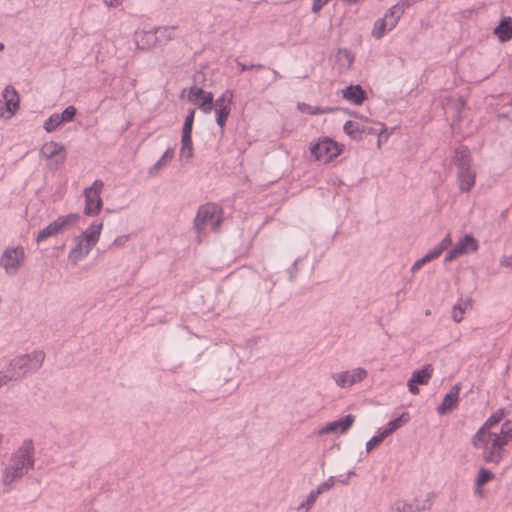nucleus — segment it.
<instances>
[{"mask_svg":"<svg viewBox=\"0 0 512 512\" xmlns=\"http://www.w3.org/2000/svg\"><path fill=\"white\" fill-rule=\"evenodd\" d=\"M512 440V421L502 423L499 433L488 432L476 434L472 438V445L482 450V457L486 463L499 464L504 458L505 446Z\"/></svg>","mask_w":512,"mask_h":512,"instance_id":"obj_1","label":"nucleus"},{"mask_svg":"<svg viewBox=\"0 0 512 512\" xmlns=\"http://www.w3.org/2000/svg\"><path fill=\"white\" fill-rule=\"evenodd\" d=\"M34 467V444L32 440L26 439L21 446L12 454L10 463L3 475V482L9 485L15 480L23 477Z\"/></svg>","mask_w":512,"mask_h":512,"instance_id":"obj_2","label":"nucleus"},{"mask_svg":"<svg viewBox=\"0 0 512 512\" xmlns=\"http://www.w3.org/2000/svg\"><path fill=\"white\" fill-rule=\"evenodd\" d=\"M45 357L44 351L35 350L12 358L5 368L8 377H11V382L20 381L27 374L37 372L42 367Z\"/></svg>","mask_w":512,"mask_h":512,"instance_id":"obj_3","label":"nucleus"},{"mask_svg":"<svg viewBox=\"0 0 512 512\" xmlns=\"http://www.w3.org/2000/svg\"><path fill=\"white\" fill-rule=\"evenodd\" d=\"M453 162L457 167V182L461 192H469L475 185L476 173L471 167L470 150L460 146L455 150Z\"/></svg>","mask_w":512,"mask_h":512,"instance_id":"obj_4","label":"nucleus"},{"mask_svg":"<svg viewBox=\"0 0 512 512\" xmlns=\"http://www.w3.org/2000/svg\"><path fill=\"white\" fill-rule=\"evenodd\" d=\"M102 227V222H94L81 234L76 246L69 252L70 262L77 264L90 253L100 238Z\"/></svg>","mask_w":512,"mask_h":512,"instance_id":"obj_5","label":"nucleus"},{"mask_svg":"<svg viewBox=\"0 0 512 512\" xmlns=\"http://www.w3.org/2000/svg\"><path fill=\"white\" fill-rule=\"evenodd\" d=\"M221 222V209L217 205L209 203L199 207L194 220V227L199 234L208 227L213 231H218Z\"/></svg>","mask_w":512,"mask_h":512,"instance_id":"obj_6","label":"nucleus"},{"mask_svg":"<svg viewBox=\"0 0 512 512\" xmlns=\"http://www.w3.org/2000/svg\"><path fill=\"white\" fill-rule=\"evenodd\" d=\"M25 260V250L22 246L6 248L0 257V267L8 275H16Z\"/></svg>","mask_w":512,"mask_h":512,"instance_id":"obj_7","label":"nucleus"},{"mask_svg":"<svg viewBox=\"0 0 512 512\" xmlns=\"http://www.w3.org/2000/svg\"><path fill=\"white\" fill-rule=\"evenodd\" d=\"M79 219L80 215L77 213L58 217L55 221L39 231L36 237V242L40 243L49 237L55 236L64 230L71 228Z\"/></svg>","mask_w":512,"mask_h":512,"instance_id":"obj_8","label":"nucleus"},{"mask_svg":"<svg viewBox=\"0 0 512 512\" xmlns=\"http://www.w3.org/2000/svg\"><path fill=\"white\" fill-rule=\"evenodd\" d=\"M311 155L318 161L328 163L341 153L338 143L330 138H323L310 147Z\"/></svg>","mask_w":512,"mask_h":512,"instance_id":"obj_9","label":"nucleus"},{"mask_svg":"<svg viewBox=\"0 0 512 512\" xmlns=\"http://www.w3.org/2000/svg\"><path fill=\"white\" fill-rule=\"evenodd\" d=\"M104 183L101 180H95L93 184L84 190L85 208L84 214L91 216L97 215L102 208V199L100 194L103 190Z\"/></svg>","mask_w":512,"mask_h":512,"instance_id":"obj_10","label":"nucleus"},{"mask_svg":"<svg viewBox=\"0 0 512 512\" xmlns=\"http://www.w3.org/2000/svg\"><path fill=\"white\" fill-rule=\"evenodd\" d=\"M367 370L358 367L351 371H342L332 374V379L336 385L341 388L351 387L354 384L360 383L367 377Z\"/></svg>","mask_w":512,"mask_h":512,"instance_id":"obj_11","label":"nucleus"},{"mask_svg":"<svg viewBox=\"0 0 512 512\" xmlns=\"http://www.w3.org/2000/svg\"><path fill=\"white\" fill-rule=\"evenodd\" d=\"M434 369L432 365L427 364L422 369L416 370L412 373L407 382L408 390L411 394H419L418 385H427L433 375Z\"/></svg>","mask_w":512,"mask_h":512,"instance_id":"obj_12","label":"nucleus"},{"mask_svg":"<svg viewBox=\"0 0 512 512\" xmlns=\"http://www.w3.org/2000/svg\"><path fill=\"white\" fill-rule=\"evenodd\" d=\"M355 421V417L351 414L346 415L338 420L330 422L323 426L319 431L318 435H324L328 433H340L344 434L347 432Z\"/></svg>","mask_w":512,"mask_h":512,"instance_id":"obj_13","label":"nucleus"},{"mask_svg":"<svg viewBox=\"0 0 512 512\" xmlns=\"http://www.w3.org/2000/svg\"><path fill=\"white\" fill-rule=\"evenodd\" d=\"M459 392H460V384L454 385L449 393L445 395L442 400V403L438 406L437 412L440 415L446 414L448 411L455 408L458 404L459 400Z\"/></svg>","mask_w":512,"mask_h":512,"instance_id":"obj_14","label":"nucleus"},{"mask_svg":"<svg viewBox=\"0 0 512 512\" xmlns=\"http://www.w3.org/2000/svg\"><path fill=\"white\" fill-rule=\"evenodd\" d=\"M505 413L503 409L497 410L494 414H492L480 427V429L477 431L480 434L488 433V432H495L499 433L500 427L499 423L504 418Z\"/></svg>","mask_w":512,"mask_h":512,"instance_id":"obj_15","label":"nucleus"},{"mask_svg":"<svg viewBox=\"0 0 512 512\" xmlns=\"http://www.w3.org/2000/svg\"><path fill=\"white\" fill-rule=\"evenodd\" d=\"M342 96L347 101L360 105L364 101L366 93L360 85H350L342 90Z\"/></svg>","mask_w":512,"mask_h":512,"instance_id":"obj_16","label":"nucleus"},{"mask_svg":"<svg viewBox=\"0 0 512 512\" xmlns=\"http://www.w3.org/2000/svg\"><path fill=\"white\" fill-rule=\"evenodd\" d=\"M455 251L458 254L465 255L469 252H475L478 250V242L477 240L470 234H466L459 239V241L454 246Z\"/></svg>","mask_w":512,"mask_h":512,"instance_id":"obj_17","label":"nucleus"},{"mask_svg":"<svg viewBox=\"0 0 512 512\" xmlns=\"http://www.w3.org/2000/svg\"><path fill=\"white\" fill-rule=\"evenodd\" d=\"M64 151H65V148L62 144L54 142V141H50V142L45 143L41 147L40 155L46 159H51L54 156L64 153ZM64 160H65V154L62 155L59 162L63 163Z\"/></svg>","mask_w":512,"mask_h":512,"instance_id":"obj_18","label":"nucleus"},{"mask_svg":"<svg viewBox=\"0 0 512 512\" xmlns=\"http://www.w3.org/2000/svg\"><path fill=\"white\" fill-rule=\"evenodd\" d=\"M494 34L498 37L499 41L504 43L512 38V20L506 17L501 20L499 25L494 29Z\"/></svg>","mask_w":512,"mask_h":512,"instance_id":"obj_19","label":"nucleus"},{"mask_svg":"<svg viewBox=\"0 0 512 512\" xmlns=\"http://www.w3.org/2000/svg\"><path fill=\"white\" fill-rule=\"evenodd\" d=\"M392 508L397 512H420L429 509L430 504L421 506L417 500L413 502L398 500L393 504Z\"/></svg>","mask_w":512,"mask_h":512,"instance_id":"obj_20","label":"nucleus"},{"mask_svg":"<svg viewBox=\"0 0 512 512\" xmlns=\"http://www.w3.org/2000/svg\"><path fill=\"white\" fill-rule=\"evenodd\" d=\"M2 97L4 102L10 107V109L14 111L15 114L19 108L20 102V98L16 89L11 85L6 86L2 92Z\"/></svg>","mask_w":512,"mask_h":512,"instance_id":"obj_21","label":"nucleus"},{"mask_svg":"<svg viewBox=\"0 0 512 512\" xmlns=\"http://www.w3.org/2000/svg\"><path fill=\"white\" fill-rule=\"evenodd\" d=\"M343 130L348 136H350L351 139L360 140L362 139L365 127L364 125H360L357 122L349 120L344 124Z\"/></svg>","mask_w":512,"mask_h":512,"instance_id":"obj_22","label":"nucleus"},{"mask_svg":"<svg viewBox=\"0 0 512 512\" xmlns=\"http://www.w3.org/2000/svg\"><path fill=\"white\" fill-rule=\"evenodd\" d=\"M193 156V143L192 136L182 135L181 137V149H180V160L188 161Z\"/></svg>","mask_w":512,"mask_h":512,"instance_id":"obj_23","label":"nucleus"},{"mask_svg":"<svg viewBox=\"0 0 512 512\" xmlns=\"http://www.w3.org/2000/svg\"><path fill=\"white\" fill-rule=\"evenodd\" d=\"M336 59L340 63L341 70H347L354 62L353 54L347 49H339L336 53Z\"/></svg>","mask_w":512,"mask_h":512,"instance_id":"obj_24","label":"nucleus"},{"mask_svg":"<svg viewBox=\"0 0 512 512\" xmlns=\"http://www.w3.org/2000/svg\"><path fill=\"white\" fill-rule=\"evenodd\" d=\"M408 420H409V414L402 413L399 417L390 421L387 424V427L382 432L388 437L394 431L399 429L404 423L408 422Z\"/></svg>","mask_w":512,"mask_h":512,"instance_id":"obj_25","label":"nucleus"},{"mask_svg":"<svg viewBox=\"0 0 512 512\" xmlns=\"http://www.w3.org/2000/svg\"><path fill=\"white\" fill-rule=\"evenodd\" d=\"M204 113H210L214 109L213 94L204 92L196 103Z\"/></svg>","mask_w":512,"mask_h":512,"instance_id":"obj_26","label":"nucleus"},{"mask_svg":"<svg viewBox=\"0 0 512 512\" xmlns=\"http://www.w3.org/2000/svg\"><path fill=\"white\" fill-rule=\"evenodd\" d=\"M174 157V150L172 148H168L162 157L149 169V174L154 175L161 169L163 166L167 164V162L171 161Z\"/></svg>","mask_w":512,"mask_h":512,"instance_id":"obj_27","label":"nucleus"},{"mask_svg":"<svg viewBox=\"0 0 512 512\" xmlns=\"http://www.w3.org/2000/svg\"><path fill=\"white\" fill-rule=\"evenodd\" d=\"M401 16V14H397L396 11L393 10L392 6L382 19L385 22V25L388 27V30L391 31L393 28L396 27Z\"/></svg>","mask_w":512,"mask_h":512,"instance_id":"obj_28","label":"nucleus"},{"mask_svg":"<svg viewBox=\"0 0 512 512\" xmlns=\"http://www.w3.org/2000/svg\"><path fill=\"white\" fill-rule=\"evenodd\" d=\"M234 94L231 90H226L214 103V108H231Z\"/></svg>","mask_w":512,"mask_h":512,"instance_id":"obj_29","label":"nucleus"},{"mask_svg":"<svg viewBox=\"0 0 512 512\" xmlns=\"http://www.w3.org/2000/svg\"><path fill=\"white\" fill-rule=\"evenodd\" d=\"M471 307V299H467L463 304L455 305L452 311V318L459 323L463 319V314L467 308Z\"/></svg>","mask_w":512,"mask_h":512,"instance_id":"obj_30","label":"nucleus"},{"mask_svg":"<svg viewBox=\"0 0 512 512\" xmlns=\"http://www.w3.org/2000/svg\"><path fill=\"white\" fill-rule=\"evenodd\" d=\"M318 497L319 491L312 490L307 499L299 504L297 510H304L305 512H308L313 507Z\"/></svg>","mask_w":512,"mask_h":512,"instance_id":"obj_31","label":"nucleus"},{"mask_svg":"<svg viewBox=\"0 0 512 512\" xmlns=\"http://www.w3.org/2000/svg\"><path fill=\"white\" fill-rule=\"evenodd\" d=\"M61 124H63V123H62L61 119L59 118L58 113H55V114L51 115L44 122L43 128L46 132L51 133L56 128H58Z\"/></svg>","mask_w":512,"mask_h":512,"instance_id":"obj_32","label":"nucleus"},{"mask_svg":"<svg viewBox=\"0 0 512 512\" xmlns=\"http://www.w3.org/2000/svg\"><path fill=\"white\" fill-rule=\"evenodd\" d=\"M387 31H389L388 27L385 25V22L383 21V19L380 18L374 24V28L372 30V36L375 39H381Z\"/></svg>","mask_w":512,"mask_h":512,"instance_id":"obj_33","label":"nucleus"},{"mask_svg":"<svg viewBox=\"0 0 512 512\" xmlns=\"http://www.w3.org/2000/svg\"><path fill=\"white\" fill-rule=\"evenodd\" d=\"M493 478H494V475L491 471H489L486 468H480L478 471L477 479H476V485L478 487H481Z\"/></svg>","mask_w":512,"mask_h":512,"instance_id":"obj_34","label":"nucleus"},{"mask_svg":"<svg viewBox=\"0 0 512 512\" xmlns=\"http://www.w3.org/2000/svg\"><path fill=\"white\" fill-rule=\"evenodd\" d=\"M215 112H216V123L223 129L226 124L227 118L231 112V108H226V107L216 108Z\"/></svg>","mask_w":512,"mask_h":512,"instance_id":"obj_35","label":"nucleus"},{"mask_svg":"<svg viewBox=\"0 0 512 512\" xmlns=\"http://www.w3.org/2000/svg\"><path fill=\"white\" fill-rule=\"evenodd\" d=\"M194 114L195 111L192 109L189 111L188 115L185 118V122L183 125L182 135L191 136L192 135V126L194 122Z\"/></svg>","mask_w":512,"mask_h":512,"instance_id":"obj_36","label":"nucleus"},{"mask_svg":"<svg viewBox=\"0 0 512 512\" xmlns=\"http://www.w3.org/2000/svg\"><path fill=\"white\" fill-rule=\"evenodd\" d=\"M420 0H400L397 4L393 6V10L396 11L397 14L403 15L405 10L416 4Z\"/></svg>","mask_w":512,"mask_h":512,"instance_id":"obj_37","label":"nucleus"},{"mask_svg":"<svg viewBox=\"0 0 512 512\" xmlns=\"http://www.w3.org/2000/svg\"><path fill=\"white\" fill-rule=\"evenodd\" d=\"M77 113V110L74 106H68L63 110L61 114H58L59 118L61 119L62 123L64 122H70L74 119L75 115Z\"/></svg>","mask_w":512,"mask_h":512,"instance_id":"obj_38","label":"nucleus"},{"mask_svg":"<svg viewBox=\"0 0 512 512\" xmlns=\"http://www.w3.org/2000/svg\"><path fill=\"white\" fill-rule=\"evenodd\" d=\"M174 30H175V27H169V26L159 27L155 30L156 39H160V38L171 39L173 37Z\"/></svg>","mask_w":512,"mask_h":512,"instance_id":"obj_39","label":"nucleus"},{"mask_svg":"<svg viewBox=\"0 0 512 512\" xmlns=\"http://www.w3.org/2000/svg\"><path fill=\"white\" fill-rule=\"evenodd\" d=\"M387 436L381 432L379 435L373 436L369 441L366 443V451L370 452L373 450L376 446H378Z\"/></svg>","mask_w":512,"mask_h":512,"instance_id":"obj_40","label":"nucleus"},{"mask_svg":"<svg viewBox=\"0 0 512 512\" xmlns=\"http://www.w3.org/2000/svg\"><path fill=\"white\" fill-rule=\"evenodd\" d=\"M203 93H204V91H203L202 88H199L197 86H193V87L190 88V91H189V94H188V99L191 102H194L196 104L198 99L200 98V96Z\"/></svg>","mask_w":512,"mask_h":512,"instance_id":"obj_41","label":"nucleus"},{"mask_svg":"<svg viewBox=\"0 0 512 512\" xmlns=\"http://www.w3.org/2000/svg\"><path fill=\"white\" fill-rule=\"evenodd\" d=\"M13 115H15L14 111L4 101L0 100V117L9 119Z\"/></svg>","mask_w":512,"mask_h":512,"instance_id":"obj_42","label":"nucleus"},{"mask_svg":"<svg viewBox=\"0 0 512 512\" xmlns=\"http://www.w3.org/2000/svg\"><path fill=\"white\" fill-rule=\"evenodd\" d=\"M380 125V129H375V128H372V127H369V126H364L365 127V131H363V134H379V137L381 136V134L386 130L384 124H379ZM380 138L378 139V145L380 146Z\"/></svg>","mask_w":512,"mask_h":512,"instance_id":"obj_43","label":"nucleus"},{"mask_svg":"<svg viewBox=\"0 0 512 512\" xmlns=\"http://www.w3.org/2000/svg\"><path fill=\"white\" fill-rule=\"evenodd\" d=\"M236 65L237 67L239 68L240 72H244L246 70H249V69H261L263 68V65L262 64H251V65H246L238 60H236Z\"/></svg>","mask_w":512,"mask_h":512,"instance_id":"obj_44","label":"nucleus"},{"mask_svg":"<svg viewBox=\"0 0 512 512\" xmlns=\"http://www.w3.org/2000/svg\"><path fill=\"white\" fill-rule=\"evenodd\" d=\"M443 251L438 246L434 247L429 253L425 255L426 259L430 262L441 255Z\"/></svg>","mask_w":512,"mask_h":512,"instance_id":"obj_45","label":"nucleus"},{"mask_svg":"<svg viewBox=\"0 0 512 512\" xmlns=\"http://www.w3.org/2000/svg\"><path fill=\"white\" fill-rule=\"evenodd\" d=\"M330 0H313L312 11L318 13Z\"/></svg>","mask_w":512,"mask_h":512,"instance_id":"obj_46","label":"nucleus"},{"mask_svg":"<svg viewBox=\"0 0 512 512\" xmlns=\"http://www.w3.org/2000/svg\"><path fill=\"white\" fill-rule=\"evenodd\" d=\"M11 382V377H8L6 369L0 371V389L7 386Z\"/></svg>","mask_w":512,"mask_h":512,"instance_id":"obj_47","label":"nucleus"},{"mask_svg":"<svg viewBox=\"0 0 512 512\" xmlns=\"http://www.w3.org/2000/svg\"><path fill=\"white\" fill-rule=\"evenodd\" d=\"M429 261L426 259V257H422L421 259L417 260L412 268H411V271L414 273L416 271H418L419 269H421L423 267V265H425L426 263H428Z\"/></svg>","mask_w":512,"mask_h":512,"instance_id":"obj_48","label":"nucleus"},{"mask_svg":"<svg viewBox=\"0 0 512 512\" xmlns=\"http://www.w3.org/2000/svg\"><path fill=\"white\" fill-rule=\"evenodd\" d=\"M452 244L450 235H446L445 238L437 245L442 251L446 250Z\"/></svg>","mask_w":512,"mask_h":512,"instance_id":"obj_49","label":"nucleus"},{"mask_svg":"<svg viewBox=\"0 0 512 512\" xmlns=\"http://www.w3.org/2000/svg\"><path fill=\"white\" fill-rule=\"evenodd\" d=\"M460 255L458 254L457 251H455V248L453 247L446 255H445V259L444 261L446 263L448 262H451L452 260H454L455 258L459 257Z\"/></svg>","mask_w":512,"mask_h":512,"instance_id":"obj_50","label":"nucleus"},{"mask_svg":"<svg viewBox=\"0 0 512 512\" xmlns=\"http://www.w3.org/2000/svg\"><path fill=\"white\" fill-rule=\"evenodd\" d=\"M127 241H128V236L127 235H122V236L117 237L114 240L113 244L115 246H119L120 247V246H123Z\"/></svg>","mask_w":512,"mask_h":512,"instance_id":"obj_51","label":"nucleus"},{"mask_svg":"<svg viewBox=\"0 0 512 512\" xmlns=\"http://www.w3.org/2000/svg\"><path fill=\"white\" fill-rule=\"evenodd\" d=\"M501 264L505 267L512 268V256L504 257L501 260Z\"/></svg>","mask_w":512,"mask_h":512,"instance_id":"obj_52","label":"nucleus"},{"mask_svg":"<svg viewBox=\"0 0 512 512\" xmlns=\"http://www.w3.org/2000/svg\"><path fill=\"white\" fill-rule=\"evenodd\" d=\"M325 484V486L330 490L334 484H335V479L333 476H331L328 480H326L325 482H323Z\"/></svg>","mask_w":512,"mask_h":512,"instance_id":"obj_53","label":"nucleus"},{"mask_svg":"<svg viewBox=\"0 0 512 512\" xmlns=\"http://www.w3.org/2000/svg\"><path fill=\"white\" fill-rule=\"evenodd\" d=\"M121 0H104V3L109 7L117 6Z\"/></svg>","mask_w":512,"mask_h":512,"instance_id":"obj_54","label":"nucleus"},{"mask_svg":"<svg viewBox=\"0 0 512 512\" xmlns=\"http://www.w3.org/2000/svg\"><path fill=\"white\" fill-rule=\"evenodd\" d=\"M328 490L329 489L325 486L324 483H321L316 489H314V491H319V495Z\"/></svg>","mask_w":512,"mask_h":512,"instance_id":"obj_55","label":"nucleus"},{"mask_svg":"<svg viewBox=\"0 0 512 512\" xmlns=\"http://www.w3.org/2000/svg\"><path fill=\"white\" fill-rule=\"evenodd\" d=\"M329 111H332V109H320V108H316L314 111H312L311 113L312 114H323V113H327Z\"/></svg>","mask_w":512,"mask_h":512,"instance_id":"obj_56","label":"nucleus"},{"mask_svg":"<svg viewBox=\"0 0 512 512\" xmlns=\"http://www.w3.org/2000/svg\"><path fill=\"white\" fill-rule=\"evenodd\" d=\"M272 73H273V78L270 80V83H273L277 80L278 77H280V74L278 71L272 69Z\"/></svg>","mask_w":512,"mask_h":512,"instance_id":"obj_57","label":"nucleus"},{"mask_svg":"<svg viewBox=\"0 0 512 512\" xmlns=\"http://www.w3.org/2000/svg\"><path fill=\"white\" fill-rule=\"evenodd\" d=\"M3 49H4V44L0 43V51H2Z\"/></svg>","mask_w":512,"mask_h":512,"instance_id":"obj_58","label":"nucleus"},{"mask_svg":"<svg viewBox=\"0 0 512 512\" xmlns=\"http://www.w3.org/2000/svg\"><path fill=\"white\" fill-rule=\"evenodd\" d=\"M296 265H297V260L294 261V264H293L294 268H296Z\"/></svg>","mask_w":512,"mask_h":512,"instance_id":"obj_59","label":"nucleus"},{"mask_svg":"<svg viewBox=\"0 0 512 512\" xmlns=\"http://www.w3.org/2000/svg\"><path fill=\"white\" fill-rule=\"evenodd\" d=\"M353 474H354V472H353V471H350V472L348 473V476H351V475H353Z\"/></svg>","mask_w":512,"mask_h":512,"instance_id":"obj_60","label":"nucleus"}]
</instances>
